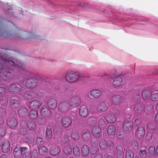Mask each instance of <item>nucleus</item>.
<instances>
[{
  "label": "nucleus",
  "instance_id": "nucleus-36",
  "mask_svg": "<svg viewBox=\"0 0 158 158\" xmlns=\"http://www.w3.org/2000/svg\"><path fill=\"white\" fill-rule=\"evenodd\" d=\"M37 111V110L31 109L29 113V115L31 118L34 119L37 118L38 116Z\"/></svg>",
  "mask_w": 158,
  "mask_h": 158
},
{
  "label": "nucleus",
  "instance_id": "nucleus-41",
  "mask_svg": "<svg viewBox=\"0 0 158 158\" xmlns=\"http://www.w3.org/2000/svg\"><path fill=\"white\" fill-rule=\"evenodd\" d=\"M52 131L51 128H47L46 129V137L47 139H50L52 136Z\"/></svg>",
  "mask_w": 158,
  "mask_h": 158
},
{
  "label": "nucleus",
  "instance_id": "nucleus-34",
  "mask_svg": "<svg viewBox=\"0 0 158 158\" xmlns=\"http://www.w3.org/2000/svg\"><path fill=\"white\" fill-rule=\"evenodd\" d=\"M63 151L66 155H69L72 152V148L70 145L64 146L63 148Z\"/></svg>",
  "mask_w": 158,
  "mask_h": 158
},
{
  "label": "nucleus",
  "instance_id": "nucleus-20",
  "mask_svg": "<svg viewBox=\"0 0 158 158\" xmlns=\"http://www.w3.org/2000/svg\"><path fill=\"white\" fill-rule=\"evenodd\" d=\"M7 123L8 126L10 128H14L16 127L17 124L16 120L14 118H9L7 121Z\"/></svg>",
  "mask_w": 158,
  "mask_h": 158
},
{
  "label": "nucleus",
  "instance_id": "nucleus-15",
  "mask_svg": "<svg viewBox=\"0 0 158 158\" xmlns=\"http://www.w3.org/2000/svg\"><path fill=\"white\" fill-rule=\"evenodd\" d=\"M108 107L106 103L104 102H102L98 105L97 110L99 112H104L106 111L108 109Z\"/></svg>",
  "mask_w": 158,
  "mask_h": 158
},
{
  "label": "nucleus",
  "instance_id": "nucleus-46",
  "mask_svg": "<svg viewBox=\"0 0 158 158\" xmlns=\"http://www.w3.org/2000/svg\"><path fill=\"white\" fill-rule=\"evenodd\" d=\"M155 152V147L153 146L150 147L148 150V153L149 155L154 154Z\"/></svg>",
  "mask_w": 158,
  "mask_h": 158
},
{
  "label": "nucleus",
  "instance_id": "nucleus-28",
  "mask_svg": "<svg viewBox=\"0 0 158 158\" xmlns=\"http://www.w3.org/2000/svg\"><path fill=\"white\" fill-rule=\"evenodd\" d=\"M116 129L113 125H110L108 127L107 129V132L109 135H114L115 133Z\"/></svg>",
  "mask_w": 158,
  "mask_h": 158
},
{
  "label": "nucleus",
  "instance_id": "nucleus-22",
  "mask_svg": "<svg viewBox=\"0 0 158 158\" xmlns=\"http://www.w3.org/2000/svg\"><path fill=\"white\" fill-rule=\"evenodd\" d=\"M47 105L50 108L54 109L57 106V103L55 99L51 98L48 100Z\"/></svg>",
  "mask_w": 158,
  "mask_h": 158
},
{
  "label": "nucleus",
  "instance_id": "nucleus-33",
  "mask_svg": "<svg viewBox=\"0 0 158 158\" xmlns=\"http://www.w3.org/2000/svg\"><path fill=\"white\" fill-rule=\"evenodd\" d=\"M18 110V114L21 116H23L25 115L27 112V108L23 107H19Z\"/></svg>",
  "mask_w": 158,
  "mask_h": 158
},
{
  "label": "nucleus",
  "instance_id": "nucleus-12",
  "mask_svg": "<svg viewBox=\"0 0 158 158\" xmlns=\"http://www.w3.org/2000/svg\"><path fill=\"white\" fill-rule=\"evenodd\" d=\"M49 151L51 155L56 156L60 153V149L58 146L53 145L50 147Z\"/></svg>",
  "mask_w": 158,
  "mask_h": 158
},
{
  "label": "nucleus",
  "instance_id": "nucleus-14",
  "mask_svg": "<svg viewBox=\"0 0 158 158\" xmlns=\"http://www.w3.org/2000/svg\"><path fill=\"white\" fill-rule=\"evenodd\" d=\"M10 75V72L3 71L2 70L0 73V81L2 80L6 81L9 79Z\"/></svg>",
  "mask_w": 158,
  "mask_h": 158
},
{
  "label": "nucleus",
  "instance_id": "nucleus-17",
  "mask_svg": "<svg viewBox=\"0 0 158 158\" xmlns=\"http://www.w3.org/2000/svg\"><path fill=\"white\" fill-rule=\"evenodd\" d=\"M144 106L141 103H137L135 105L134 110L137 113L141 114L144 111Z\"/></svg>",
  "mask_w": 158,
  "mask_h": 158
},
{
  "label": "nucleus",
  "instance_id": "nucleus-59",
  "mask_svg": "<svg viewBox=\"0 0 158 158\" xmlns=\"http://www.w3.org/2000/svg\"><path fill=\"white\" fill-rule=\"evenodd\" d=\"M4 118L2 116H0V125L4 123Z\"/></svg>",
  "mask_w": 158,
  "mask_h": 158
},
{
  "label": "nucleus",
  "instance_id": "nucleus-45",
  "mask_svg": "<svg viewBox=\"0 0 158 158\" xmlns=\"http://www.w3.org/2000/svg\"><path fill=\"white\" fill-rule=\"evenodd\" d=\"M139 154L141 158H146L147 156L146 152L145 150H141Z\"/></svg>",
  "mask_w": 158,
  "mask_h": 158
},
{
  "label": "nucleus",
  "instance_id": "nucleus-37",
  "mask_svg": "<svg viewBox=\"0 0 158 158\" xmlns=\"http://www.w3.org/2000/svg\"><path fill=\"white\" fill-rule=\"evenodd\" d=\"M108 146L106 141L104 139H101L99 142V146L101 148L105 149Z\"/></svg>",
  "mask_w": 158,
  "mask_h": 158
},
{
  "label": "nucleus",
  "instance_id": "nucleus-2",
  "mask_svg": "<svg viewBox=\"0 0 158 158\" xmlns=\"http://www.w3.org/2000/svg\"><path fill=\"white\" fill-rule=\"evenodd\" d=\"M6 35L9 36H13L15 35V36L16 38L22 39L30 38L39 39V37L38 36L34 35L32 33H29L23 31H19L18 32V33L16 34H12L7 32H6Z\"/></svg>",
  "mask_w": 158,
  "mask_h": 158
},
{
  "label": "nucleus",
  "instance_id": "nucleus-61",
  "mask_svg": "<svg viewBox=\"0 0 158 158\" xmlns=\"http://www.w3.org/2000/svg\"><path fill=\"white\" fill-rule=\"evenodd\" d=\"M155 120L156 121H158V112L157 113L155 116Z\"/></svg>",
  "mask_w": 158,
  "mask_h": 158
},
{
  "label": "nucleus",
  "instance_id": "nucleus-48",
  "mask_svg": "<svg viewBox=\"0 0 158 158\" xmlns=\"http://www.w3.org/2000/svg\"><path fill=\"white\" fill-rule=\"evenodd\" d=\"M36 143L37 144H43L44 142L42 138L40 137H38L36 139Z\"/></svg>",
  "mask_w": 158,
  "mask_h": 158
},
{
  "label": "nucleus",
  "instance_id": "nucleus-27",
  "mask_svg": "<svg viewBox=\"0 0 158 158\" xmlns=\"http://www.w3.org/2000/svg\"><path fill=\"white\" fill-rule=\"evenodd\" d=\"M136 134L137 137L139 138H140L143 136L145 134V131L144 129L140 127L137 128Z\"/></svg>",
  "mask_w": 158,
  "mask_h": 158
},
{
  "label": "nucleus",
  "instance_id": "nucleus-30",
  "mask_svg": "<svg viewBox=\"0 0 158 158\" xmlns=\"http://www.w3.org/2000/svg\"><path fill=\"white\" fill-rule=\"evenodd\" d=\"M27 126L28 129L31 131H33L36 129V125L34 121H29L27 123Z\"/></svg>",
  "mask_w": 158,
  "mask_h": 158
},
{
  "label": "nucleus",
  "instance_id": "nucleus-55",
  "mask_svg": "<svg viewBox=\"0 0 158 158\" xmlns=\"http://www.w3.org/2000/svg\"><path fill=\"white\" fill-rule=\"evenodd\" d=\"M5 91V89L3 87H0V94H4Z\"/></svg>",
  "mask_w": 158,
  "mask_h": 158
},
{
  "label": "nucleus",
  "instance_id": "nucleus-13",
  "mask_svg": "<svg viewBox=\"0 0 158 158\" xmlns=\"http://www.w3.org/2000/svg\"><path fill=\"white\" fill-rule=\"evenodd\" d=\"M105 119L108 122L113 123L116 121V118L114 114L112 113H107L105 116Z\"/></svg>",
  "mask_w": 158,
  "mask_h": 158
},
{
  "label": "nucleus",
  "instance_id": "nucleus-47",
  "mask_svg": "<svg viewBox=\"0 0 158 158\" xmlns=\"http://www.w3.org/2000/svg\"><path fill=\"white\" fill-rule=\"evenodd\" d=\"M37 123H38L40 125H43L45 124V121L42 119L41 118H39L38 119Z\"/></svg>",
  "mask_w": 158,
  "mask_h": 158
},
{
  "label": "nucleus",
  "instance_id": "nucleus-39",
  "mask_svg": "<svg viewBox=\"0 0 158 158\" xmlns=\"http://www.w3.org/2000/svg\"><path fill=\"white\" fill-rule=\"evenodd\" d=\"M71 137L74 140L78 139L80 137V135L77 132H72L70 135Z\"/></svg>",
  "mask_w": 158,
  "mask_h": 158
},
{
  "label": "nucleus",
  "instance_id": "nucleus-49",
  "mask_svg": "<svg viewBox=\"0 0 158 158\" xmlns=\"http://www.w3.org/2000/svg\"><path fill=\"white\" fill-rule=\"evenodd\" d=\"M117 138L120 139H123V138L124 137V135L123 134V132H118L117 135Z\"/></svg>",
  "mask_w": 158,
  "mask_h": 158
},
{
  "label": "nucleus",
  "instance_id": "nucleus-62",
  "mask_svg": "<svg viewBox=\"0 0 158 158\" xmlns=\"http://www.w3.org/2000/svg\"><path fill=\"white\" fill-rule=\"evenodd\" d=\"M156 154L158 155V146L156 147Z\"/></svg>",
  "mask_w": 158,
  "mask_h": 158
},
{
  "label": "nucleus",
  "instance_id": "nucleus-11",
  "mask_svg": "<svg viewBox=\"0 0 158 158\" xmlns=\"http://www.w3.org/2000/svg\"><path fill=\"white\" fill-rule=\"evenodd\" d=\"M25 85L29 88H33L36 86L37 82L33 78L27 79L25 81Z\"/></svg>",
  "mask_w": 158,
  "mask_h": 158
},
{
  "label": "nucleus",
  "instance_id": "nucleus-56",
  "mask_svg": "<svg viewBox=\"0 0 158 158\" xmlns=\"http://www.w3.org/2000/svg\"><path fill=\"white\" fill-rule=\"evenodd\" d=\"M147 126H148L152 130L154 129L156 127L155 125L152 124V123L151 124H148Z\"/></svg>",
  "mask_w": 158,
  "mask_h": 158
},
{
  "label": "nucleus",
  "instance_id": "nucleus-44",
  "mask_svg": "<svg viewBox=\"0 0 158 158\" xmlns=\"http://www.w3.org/2000/svg\"><path fill=\"white\" fill-rule=\"evenodd\" d=\"M73 152L74 154L76 156H77L80 154V150L77 146H74L73 147Z\"/></svg>",
  "mask_w": 158,
  "mask_h": 158
},
{
  "label": "nucleus",
  "instance_id": "nucleus-35",
  "mask_svg": "<svg viewBox=\"0 0 158 158\" xmlns=\"http://www.w3.org/2000/svg\"><path fill=\"white\" fill-rule=\"evenodd\" d=\"M91 135L90 131H86L84 133H83L82 135L83 139L85 140H87L90 139Z\"/></svg>",
  "mask_w": 158,
  "mask_h": 158
},
{
  "label": "nucleus",
  "instance_id": "nucleus-5",
  "mask_svg": "<svg viewBox=\"0 0 158 158\" xmlns=\"http://www.w3.org/2000/svg\"><path fill=\"white\" fill-rule=\"evenodd\" d=\"M68 104L69 106L72 108H74L79 106L80 100L78 97L73 96L68 100Z\"/></svg>",
  "mask_w": 158,
  "mask_h": 158
},
{
  "label": "nucleus",
  "instance_id": "nucleus-16",
  "mask_svg": "<svg viewBox=\"0 0 158 158\" xmlns=\"http://www.w3.org/2000/svg\"><path fill=\"white\" fill-rule=\"evenodd\" d=\"M68 103L66 102H63L60 103L58 105V109L62 112H65L69 110L68 106Z\"/></svg>",
  "mask_w": 158,
  "mask_h": 158
},
{
  "label": "nucleus",
  "instance_id": "nucleus-26",
  "mask_svg": "<svg viewBox=\"0 0 158 158\" xmlns=\"http://www.w3.org/2000/svg\"><path fill=\"white\" fill-rule=\"evenodd\" d=\"M22 147H16L15 148L14 151V156L16 158H20L22 155L21 150Z\"/></svg>",
  "mask_w": 158,
  "mask_h": 158
},
{
  "label": "nucleus",
  "instance_id": "nucleus-58",
  "mask_svg": "<svg viewBox=\"0 0 158 158\" xmlns=\"http://www.w3.org/2000/svg\"><path fill=\"white\" fill-rule=\"evenodd\" d=\"M94 158H103V157L101 154H97L94 156Z\"/></svg>",
  "mask_w": 158,
  "mask_h": 158
},
{
  "label": "nucleus",
  "instance_id": "nucleus-9",
  "mask_svg": "<svg viewBox=\"0 0 158 158\" xmlns=\"http://www.w3.org/2000/svg\"><path fill=\"white\" fill-rule=\"evenodd\" d=\"M42 103L37 100L32 101L30 104V108L32 110H37L40 108Z\"/></svg>",
  "mask_w": 158,
  "mask_h": 158
},
{
  "label": "nucleus",
  "instance_id": "nucleus-60",
  "mask_svg": "<svg viewBox=\"0 0 158 158\" xmlns=\"http://www.w3.org/2000/svg\"><path fill=\"white\" fill-rule=\"evenodd\" d=\"M103 77H106L107 78L109 79V78H111V76L110 75H107L106 74H104L103 75Z\"/></svg>",
  "mask_w": 158,
  "mask_h": 158
},
{
  "label": "nucleus",
  "instance_id": "nucleus-10",
  "mask_svg": "<svg viewBox=\"0 0 158 158\" xmlns=\"http://www.w3.org/2000/svg\"><path fill=\"white\" fill-rule=\"evenodd\" d=\"M22 158H31L32 155L28 149L25 147H23L21 150Z\"/></svg>",
  "mask_w": 158,
  "mask_h": 158
},
{
  "label": "nucleus",
  "instance_id": "nucleus-43",
  "mask_svg": "<svg viewBox=\"0 0 158 158\" xmlns=\"http://www.w3.org/2000/svg\"><path fill=\"white\" fill-rule=\"evenodd\" d=\"M134 156V154L132 151L128 150L126 152L125 158H133Z\"/></svg>",
  "mask_w": 158,
  "mask_h": 158
},
{
  "label": "nucleus",
  "instance_id": "nucleus-54",
  "mask_svg": "<svg viewBox=\"0 0 158 158\" xmlns=\"http://www.w3.org/2000/svg\"><path fill=\"white\" fill-rule=\"evenodd\" d=\"M29 95H26L25 96L27 99H30L32 98L33 97V95L32 94V93L31 92H29Z\"/></svg>",
  "mask_w": 158,
  "mask_h": 158
},
{
  "label": "nucleus",
  "instance_id": "nucleus-21",
  "mask_svg": "<svg viewBox=\"0 0 158 158\" xmlns=\"http://www.w3.org/2000/svg\"><path fill=\"white\" fill-rule=\"evenodd\" d=\"M40 114L44 118H48L50 116L51 113L50 110L48 108H43L41 110Z\"/></svg>",
  "mask_w": 158,
  "mask_h": 158
},
{
  "label": "nucleus",
  "instance_id": "nucleus-38",
  "mask_svg": "<svg viewBox=\"0 0 158 158\" xmlns=\"http://www.w3.org/2000/svg\"><path fill=\"white\" fill-rule=\"evenodd\" d=\"M47 152V149L44 146L40 147L39 149V152L40 154L42 155L46 154Z\"/></svg>",
  "mask_w": 158,
  "mask_h": 158
},
{
  "label": "nucleus",
  "instance_id": "nucleus-18",
  "mask_svg": "<svg viewBox=\"0 0 158 158\" xmlns=\"http://www.w3.org/2000/svg\"><path fill=\"white\" fill-rule=\"evenodd\" d=\"M9 91L11 93L17 94L20 91V89L15 84L11 85L8 87Z\"/></svg>",
  "mask_w": 158,
  "mask_h": 158
},
{
  "label": "nucleus",
  "instance_id": "nucleus-6",
  "mask_svg": "<svg viewBox=\"0 0 158 158\" xmlns=\"http://www.w3.org/2000/svg\"><path fill=\"white\" fill-rule=\"evenodd\" d=\"M123 83V79L119 75H114L112 85L115 87H118L122 85Z\"/></svg>",
  "mask_w": 158,
  "mask_h": 158
},
{
  "label": "nucleus",
  "instance_id": "nucleus-51",
  "mask_svg": "<svg viewBox=\"0 0 158 158\" xmlns=\"http://www.w3.org/2000/svg\"><path fill=\"white\" fill-rule=\"evenodd\" d=\"M5 130L4 127L0 128V136L4 135L5 134Z\"/></svg>",
  "mask_w": 158,
  "mask_h": 158
},
{
  "label": "nucleus",
  "instance_id": "nucleus-23",
  "mask_svg": "<svg viewBox=\"0 0 158 158\" xmlns=\"http://www.w3.org/2000/svg\"><path fill=\"white\" fill-rule=\"evenodd\" d=\"M111 100L112 103L113 104L117 105L121 102L122 98L120 95H116L112 97Z\"/></svg>",
  "mask_w": 158,
  "mask_h": 158
},
{
  "label": "nucleus",
  "instance_id": "nucleus-24",
  "mask_svg": "<svg viewBox=\"0 0 158 158\" xmlns=\"http://www.w3.org/2000/svg\"><path fill=\"white\" fill-rule=\"evenodd\" d=\"M101 91L98 89H94L91 91L90 95L93 98H96L99 97L101 95Z\"/></svg>",
  "mask_w": 158,
  "mask_h": 158
},
{
  "label": "nucleus",
  "instance_id": "nucleus-42",
  "mask_svg": "<svg viewBox=\"0 0 158 158\" xmlns=\"http://www.w3.org/2000/svg\"><path fill=\"white\" fill-rule=\"evenodd\" d=\"M151 100L153 102L158 101V92L152 94L151 96Z\"/></svg>",
  "mask_w": 158,
  "mask_h": 158
},
{
  "label": "nucleus",
  "instance_id": "nucleus-57",
  "mask_svg": "<svg viewBox=\"0 0 158 158\" xmlns=\"http://www.w3.org/2000/svg\"><path fill=\"white\" fill-rule=\"evenodd\" d=\"M141 123V121L139 119H136L135 122V124H136V126L139 125Z\"/></svg>",
  "mask_w": 158,
  "mask_h": 158
},
{
  "label": "nucleus",
  "instance_id": "nucleus-31",
  "mask_svg": "<svg viewBox=\"0 0 158 158\" xmlns=\"http://www.w3.org/2000/svg\"><path fill=\"white\" fill-rule=\"evenodd\" d=\"M89 149L88 147L86 145H84L81 149V153L84 156H87L89 154Z\"/></svg>",
  "mask_w": 158,
  "mask_h": 158
},
{
  "label": "nucleus",
  "instance_id": "nucleus-25",
  "mask_svg": "<svg viewBox=\"0 0 158 158\" xmlns=\"http://www.w3.org/2000/svg\"><path fill=\"white\" fill-rule=\"evenodd\" d=\"M116 157L117 158H123L124 156V154L123 152V149L121 145L118 146L116 148Z\"/></svg>",
  "mask_w": 158,
  "mask_h": 158
},
{
  "label": "nucleus",
  "instance_id": "nucleus-40",
  "mask_svg": "<svg viewBox=\"0 0 158 158\" xmlns=\"http://www.w3.org/2000/svg\"><path fill=\"white\" fill-rule=\"evenodd\" d=\"M10 105L13 107H18L19 106V102L17 99H12L10 101Z\"/></svg>",
  "mask_w": 158,
  "mask_h": 158
},
{
  "label": "nucleus",
  "instance_id": "nucleus-8",
  "mask_svg": "<svg viewBox=\"0 0 158 158\" xmlns=\"http://www.w3.org/2000/svg\"><path fill=\"white\" fill-rule=\"evenodd\" d=\"M61 123L63 127L67 128L71 125L72 123V119L69 116H64L62 118Z\"/></svg>",
  "mask_w": 158,
  "mask_h": 158
},
{
  "label": "nucleus",
  "instance_id": "nucleus-7",
  "mask_svg": "<svg viewBox=\"0 0 158 158\" xmlns=\"http://www.w3.org/2000/svg\"><path fill=\"white\" fill-rule=\"evenodd\" d=\"M2 146V150L3 152H7L10 149V144L8 141H4L2 140H0V147Z\"/></svg>",
  "mask_w": 158,
  "mask_h": 158
},
{
  "label": "nucleus",
  "instance_id": "nucleus-63",
  "mask_svg": "<svg viewBox=\"0 0 158 158\" xmlns=\"http://www.w3.org/2000/svg\"><path fill=\"white\" fill-rule=\"evenodd\" d=\"M107 158H114L113 156H108Z\"/></svg>",
  "mask_w": 158,
  "mask_h": 158
},
{
  "label": "nucleus",
  "instance_id": "nucleus-29",
  "mask_svg": "<svg viewBox=\"0 0 158 158\" xmlns=\"http://www.w3.org/2000/svg\"><path fill=\"white\" fill-rule=\"evenodd\" d=\"M151 91L148 89H144L142 93V96L143 99H147L150 97L151 98Z\"/></svg>",
  "mask_w": 158,
  "mask_h": 158
},
{
  "label": "nucleus",
  "instance_id": "nucleus-53",
  "mask_svg": "<svg viewBox=\"0 0 158 158\" xmlns=\"http://www.w3.org/2000/svg\"><path fill=\"white\" fill-rule=\"evenodd\" d=\"M20 134L22 135H24L26 133V129L25 128L23 129H20Z\"/></svg>",
  "mask_w": 158,
  "mask_h": 158
},
{
  "label": "nucleus",
  "instance_id": "nucleus-32",
  "mask_svg": "<svg viewBox=\"0 0 158 158\" xmlns=\"http://www.w3.org/2000/svg\"><path fill=\"white\" fill-rule=\"evenodd\" d=\"M88 111L87 109L85 107H81L79 110L80 115L84 117H86L88 114Z\"/></svg>",
  "mask_w": 158,
  "mask_h": 158
},
{
  "label": "nucleus",
  "instance_id": "nucleus-64",
  "mask_svg": "<svg viewBox=\"0 0 158 158\" xmlns=\"http://www.w3.org/2000/svg\"><path fill=\"white\" fill-rule=\"evenodd\" d=\"M57 158H65L62 156H60L58 157Z\"/></svg>",
  "mask_w": 158,
  "mask_h": 158
},
{
  "label": "nucleus",
  "instance_id": "nucleus-52",
  "mask_svg": "<svg viewBox=\"0 0 158 158\" xmlns=\"http://www.w3.org/2000/svg\"><path fill=\"white\" fill-rule=\"evenodd\" d=\"M98 124L99 126L101 127L102 126H105L106 123L104 120L102 119H100L98 121Z\"/></svg>",
  "mask_w": 158,
  "mask_h": 158
},
{
  "label": "nucleus",
  "instance_id": "nucleus-1",
  "mask_svg": "<svg viewBox=\"0 0 158 158\" xmlns=\"http://www.w3.org/2000/svg\"><path fill=\"white\" fill-rule=\"evenodd\" d=\"M2 63L4 64V67L6 66L7 68L11 69H14L21 71L24 69V65L20 61L12 58H9L8 56H6L5 55L2 57L0 56V69L3 66Z\"/></svg>",
  "mask_w": 158,
  "mask_h": 158
},
{
  "label": "nucleus",
  "instance_id": "nucleus-19",
  "mask_svg": "<svg viewBox=\"0 0 158 158\" xmlns=\"http://www.w3.org/2000/svg\"><path fill=\"white\" fill-rule=\"evenodd\" d=\"M132 123L131 121L126 120L123 125V127L126 131H131L132 129Z\"/></svg>",
  "mask_w": 158,
  "mask_h": 158
},
{
  "label": "nucleus",
  "instance_id": "nucleus-4",
  "mask_svg": "<svg viewBox=\"0 0 158 158\" xmlns=\"http://www.w3.org/2000/svg\"><path fill=\"white\" fill-rule=\"evenodd\" d=\"M65 79L68 82L73 83L81 79V77L75 73L70 72L67 73Z\"/></svg>",
  "mask_w": 158,
  "mask_h": 158
},
{
  "label": "nucleus",
  "instance_id": "nucleus-3",
  "mask_svg": "<svg viewBox=\"0 0 158 158\" xmlns=\"http://www.w3.org/2000/svg\"><path fill=\"white\" fill-rule=\"evenodd\" d=\"M96 123L97 122L95 120H91L90 123V126L92 127L91 132L92 135L94 137H98L100 136L102 131L100 127L94 126Z\"/></svg>",
  "mask_w": 158,
  "mask_h": 158
},
{
  "label": "nucleus",
  "instance_id": "nucleus-50",
  "mask_svg": "<svg viewBox=\"0 0 158 158\" xmlns=\"http://www.w3.org/2000/svg\"><path fill=\"white\" fill-rule=\"evenodd\" d=\"M132 146L133 148L134 149H136L138 147V143L136 141H134L132 143Z\"/></svg>",
  "mask_w": 158,
  "mask_h": 158
}]
</instances>
